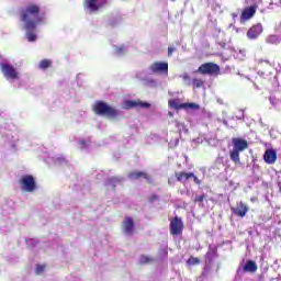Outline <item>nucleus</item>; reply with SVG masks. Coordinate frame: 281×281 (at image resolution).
<instances>
[{
  "mask_svg": "<svg viewBox=\"0 0 281 281\" xmlns=\"http://www.w3.org/2000/svg\"><path fill=\"white\" fill-rule=\"evenodd\" d=\"M20 19L24 23V27L27 32V41L30 43H34V41H36L34 30H36V25H38V23H43V21H45V12L41 11V7L38 4L31 2L21 9Z\"/></svg>",
  "mask_w": 281,
  "mask_h": 281,
  "instance_id": "1",
  "label": "nucleus"
},
{
  "mask_svg": "<svg viewBox=\"0 0 281 281\" xmlns=\"http://www.w3.org/2000/svg\"><path fill=\"white\" fill-rule=\"evenodd\" d=\"M95 115H105L110 120H115L120 115V111L104 101H97L92 108Z\"/></svg>",
  "mask_w": 281,
  "mask_h": 281,
  "instance_id": "2",
  "label": "nucleus"
},
{
  "mask_svg": "<svg viewBox=\"0 0 281 281\" xmlns=\"http://www.w3.org/2000/svg\"><path fill=\"white\" fill-rule=\"evenodd\" d=\"M233 150L229 153L232 161L234 164H240V153L249 148V143L243 138H233Z\"/></svg>",
  "mask_w": 281,
  "mask_h": 281,
  "instance_id": "3",
  "label": "nucleus"
},
{
  "mask_svg": "<svg viewBox=\"0 0 281 281\" xmlns=\"http://www.w3.org/2000/svg\"><path fill=\"white\" fill-rule=\"evenodd\" d=\"M202 76H218L221 74V66L212 61L202 64L198 70Z\"/></svg>",
  "mask_w": 281,
  "mask_h": 281,
  "instance_id": "4",
  "label": "nucleus"
},
{
  "mask_svg": "<svg viewBox=\"0 0 281 281\" xmlns=\"http://www.w3.org/2000/svg\"><path fill=\"white\" fill-rule=\"evenodd\" d=\"M19 183L21 186V190L23 192H36V179H34V176L32 175H25L22 176L19 180Z\"/></svg>",
  "mask_w": 281,
  "mask_h": 281,
  "instance_id": "5",
  "label": "nucleus"
},
{
  "mask_svg": "<svg viewBox=\"0 0 281 281\" xmlns=\"http://www.w3.org/2000/svg\"><path fill=\"white\" fill-rule=\"evenodd\" d=\"M169 232L171 236H181L183 234V221L179 216L170 220Z\"/></svg>",
  "mask_w": 281,
  "mask_h": 281,
  "instance_id": "6",
  "label": "nucleus"
},
{
  "mask_svg": "<svg viewBox=\"0 0 281 281\" xmlns=\"http://www.w3.org/2000/svg\"><path fill=\"white\" fill-rule=\"evenodd\" d=\"M0 69L7 80H18L19 72L16 68L10 64L2 63L0 64Z\"/></svg>",
  "mask_w": 281,
  "mask_h": 281,
  "instance_id": "7",
  "label": "nucleus"
},
{
  "mask_svg": "<svg viewBox=\"0 0 281 281\" xmlns=\"http://www.w3.org/2000/svg\"><path fill=\"white\" fill-rule=\"evenodd\" d=\"M106 3L108 0H101L100 2L98 0H83V8H87L90 12H98L101 8H104Z\"/></svg>",
  "mask_w": 281,
  "mask_h": 281,
  "instance_id": "8",
  "label": "nucleus"
},
{
  "mask_svg": "<svg viewBox=\"0 0 281 281\" xmlns=\"http://www.w3.org/2000/svg\"><path fill=\"white\" fill-rule=\"evenodd\" d=\"M149 71L151 74H161L162 76H168V63L167 61H154L149 66Z\"/></svg>",
  "mask_w": 281,
  "mask_h": 281,
  "instance_id": "9",
  "label": "nucleus"
},
{
  "mask_svg": "<svg viewBox=\"0 0 281 281\" xmlns=\"http://www.w3.org/2000/svg\"><path fill=\"white\" fill-rule=\"evenodd\" d=\"M262 25L260 23H257L247 31L246 36L247 38H249V41H256V38H258L260 34H262Z\"/></svg>",
  "mask_w": 281,
  "mask_h": 281,
  "instance_id": "10",
  "label": "nucleus"
},
{
  "mask_svg": "<svg viewBox=\"0 0 281 281\" xmlns=\"http://www.w3.org/2000/svg\"><path fill=\"white\" fill-rule=\"evenodd\" d=\"M123 232L127 236H133L135 234V222L133 217H125L123 221Z\"/></svg>",
  "mask_w": 281,
  "mask_h": 281,
  "instance_id": "11",
  "label": "nucleus"
},
{
  "mask_svg": "<svg viewBox=\"0 0 281 281\" xmlns=\"http://www.w3.org/2000/svg\"><path fill=\"white\" fill-rule=\"evenodd\" d=\"M232 212L233 214H235V216H239V218H245V216H247V213L249 212V207L245 205V203L239 202L237 207H232Z\"/></svg>",
  "mask_w": 281,
  "mask_h": 281,
  "instance_id": "12",
  "label": "nucleus"
},
{
  "mask_svg": "<svg viewBox=\"0 0 281 281\" xmlns=\"http://www.w3.org/2000/svg\"><path fill=\"white\" fill-rule=\"evenodd\" d=\"M257 10H258V5H251V7L245 8L241 12L240 20L249 21V19H254Z\"/></svg>",
  "mask_w": 281,
  "mask_h": 281,
  "instance_id": "13",
  "label": "nucleus"
},
{
  "mask_svg": "<svg viewBox=\"0 0 281 281\" xmlns=\"http://www.w3.org/2000/svg\"><path fill=\"white\" fill-rule=\"evenodd\" d=\"M263 161L269 165H273L276 161H278V153L276 149H267L263 154Z\"/></svg>",
  "mask_w": 281,
  "mask_h": 281,
  "instance_id": "14",
  "label": "nucleus"
},
{
  "mask_svg": "<svg viewBox=\"0 0 281 281\" xmlns=\"http://www.w3.org/2000/svg\"><path fill=\"white\" fill-rule=\"evenodd\" d=\"M137 106H140L142 109H150V103L139 101V100L138 101L127 100L125 102L126 109H137Z\"/></svg>",
  "mask_w": 281,
  "mask_h": 281,
  "instance_id": "15",
  "label": "nucleus"
},
{
  "mask_svg": "<svg viewBox=\"0 0 281 281\" xmlns=\"http://www.w3.org/2000/svg\"><path fill=\"white\" fill-rule=\"evenodd\" d=\"M127 177L133 181H137L138 179H145V181H150V176L144 171H131Z\"/></svg>",
  "mask_w": 281,
  "mask_h": 281,
  "instance_id": "16",
  "label": "nucleus"
},
{
  "mask_svg": "<svg viewBox=\"0 0 281 281\" xmlns=\"http://www.w3.org/2000/svg\"><path fill=\"white\" fill-rule=\"evenodd\" d=\"M175 177L179 183H186V181H189V179H192L194 177V172H186V171H180L176 172Z\"/></svg>",
  "mask_w": 281,
  "mask_h": 281,
  "instance_id": "17",
  "label": "nucleus"
},
{
  "mask_svg": "<svg viewBox=\"0 0 281 281\" xmlns=\"http://www.w3.org/2000/svg\"><path fill=\"white\" fill-rule=\"evenodd\" d=\"M270 104L274 106V109H281V92L277 91L273 92L270 97Z\"/></svg>",
  "mask_w": 281,
  "mask_h": 281,
  "instance_id": "18",
  "label": "nucleus"
},
{
  "mask_svg": "<svg viewBox=\"0 0 281 281\" xmlns=\"http://www.w3.org/2000/svg\"><path fill=\"white\" fill-rule=\"evenodd\" d=\"M258 271V265L254 260H247L244 266V273H256Z\"/></svg>",
  "mask_w": 281,
  "mask_h": 281,
  "instance_id": "19",
  "label": "nucleus"
},
{
  "mask_svg": "<svg viewBox=\"0 0 281 281\" xmlns=\"http://www.w3.org/2000/svg\"><path fill=\"white\" fill-rule=\"evenodd\" d=\"M168 105L170 109H175L176 111H181V109H183V103H179V99H170L168 101Z\"/></svg>",
  "mask_w": 281,
  "mask_h": 281,
  "instance_id": "20",
  "label": "nucleus"
},
{
  "mask_svg": "<svg viewBox=\"0 0 281 281\" xmlns=\"http://www.w3.org/2000/svg\"><path fill=\"white\" fill-rule=\"evenodd\" d=\"M280 37L278 35H269L266 37V43L268 45H280Z\"/></svg>",
  "mask_w": 281,
  "mask_h": 281,
  "instance_id": "21",
  "label": "nucleus"
},
{
  "mask_svg": "<svg viewBox=\"0 0 281 281\" xmlns=\"http://www.w3.org/2000/svg\"><path fill=\"white\" fill-rule=\"evenodd\" d=\"M120 181H122L120 178L117 177H111L108 178V180L105 181V186H111L112 190H115L117 183H120Z\"/></svg>",
  "mask_w": 281,
  "mask_h": 281,
  "instance_id": "22",
  "label": "nucleus"
},
{
  "mask_svg": "<svg viewBox=\"0 0 281 281\" xmlns=\"http://www.w3.org/2000/svg\"><path fill=\"white\" fill-rule=\"evenodd\" d=\"M204 85H205V81H203L202 79H198V78L192 79L193 89H201V87H203Z\"/></svg>",
  "mask_w": 281,
  "mask_h": 281,
  "instance_id": "23",
  "label": "nucleus"
},
{
  "mask_svg": "<svg viewBox=\"0 0 281 281\" xmlns=\"http://www.w3.org/2000/svg\"><path fill=\"white\" fill-rule=\"evenodd\" d=\"M52 67V60L50 59H42L40 61V69H49Z\"/></svg>",
  "mask_w": 281,
  "mask_h": 281,
  "instance_id": "24",
  "label": "nucleus"
},
{
  "mask_svg": "<svg viewBox=\"0 0 281 281\" xmlns=\"http://www.w3.org/2000/svg\"><path fill=\"white\" fill-rule=\"evenodd\" d=\"M183 109H193V111H199L201 109V105L196 103H182Z\"/></svg>",
  "mask_w": 281,
  "mask_h": 281,
  "instance_id": "25",
  "label": "nucleus"
},
{
  "mask_svg": "<svg viewBox=\"0 0 281 281\" xmlns=\"http://www.w3.org/2000/svg\"><path fill=\"white\" fill-rule=\"evenodd\" d=\"M187 265L189 266L201 265V259L199 257H190L187 260Z\"/></svg>",
  "mask_w": 281,
  "mask_h": 281,
  "instance_id": "26",
  "label": "nucleus"
},
{
  "mask_svg": "<svg viewBox=\"0 0 281 281\" xmlns=\"http://www.w3.org/2000/svg\"><path fill=\"white\" fill-rule=\"evenodd\" d=\"M46 267L47 266H45V265H37L36 268H35L36 276H41V273H44Z\"/></svg>",
  "mask_w": 281,
  "mask_h": 281,
  "instance_id": "27",
  "label": "nucleus"
},
{
  "mask_svg": "<svg viewBox=\"0 0 281 281\" xmlns=\"http://www.w3.org/2000/svg\"><path fill=\"white\" fill-rule=\"evenodd\" d=\"M140 262H143V265H148V262H153V259L148 256H142Z\"/></svg>",
  "mask_w": 281,
  "mask_h": 281,
  "instance_id": "28",
  "label": "nucleus"
},
{
  "mask_svg": "<svg viewBox=\"0 0 281 281\" xmlns=\"http://www.w3.org/2000/svg\"><path fill=\"white\" fill-rule=\"evenodd\" d=\"M203 201H205V194L198 195L194 199V203H203Z\"/></svg>",
  "mask_w": 281,
  "mask_h": 281,
  "instance_id": "29",
  "label": "nucleus"
},
{
  "mask_svg": "<svg viewBox=\"0 0 281 281\" xmlns=\"http://www.w3.org/2000/svg\"><path fill=\"white\" fill-rule=\"evenodd\" d=\"M149 203H155V201H159V195L153 194L148 198Z\"/></svg>",
  "mask_w": 281,
  "mask_h": 281,
  "instance_id": "30",
  "label": "nucleus"
},
{
  "mask_svg": "<svg viewBox=\"0 0 281 281\" xmlns=\"http://www.w3.org/2000/svg\"><path fill=\"white\" fill-rule=\"evenodd\" d=\"M262 63H266L268 67H271V63L269 60L259 59L258 67H262Z\"/></svg>",
  "mask_w": 281,
  "mask_h": 281,
  "instance_id": "31",
  "label": "nucleus"
},
{
  "mask_svg": "<svg viewBox=\"0 0 281 281\" xmlns=\"http://www.w3.org/2000/svg\"><path fill=\"white\" fill-rule=\"evenodd\" d=\"M175 52H177V48L169 46L168 47V56H172V54H175Z\"/></svg>",
  "mask_w": 281,
  "mask_h": 281,
  "instance_id": "32",
  "label": "nucleus"
},
{
  "mask_svg": "<svg viewBox=\"0 0 281 281\" xmlns=\"http://www.w3.org/2000/svg\"><path fill=\"white\" fill-rule=\"evenodd\" d=\"M191 179H193L194 183H196V186H201V180L193 173V177H191Z\"/></svg>",
  "mask_w": 281,
  "mask_h": 281,
  "instance_id": "33",
  "label": "nucleus"
},
{
  "mask_svg": "<svg viewBox=\"0 0 281 281\" xmlns=\"http://www.w3.org/2000/svg\"><path fill=\"white\" fill-rule=\"evenodd\" d=\"M182 79L183 80H190V75H188V74L182 75Z\"/></svg>",
  "mask_w": 281,
  "mask_h": 281,
  "instance_id": "34",
  "label": "nucleus"
},
{
  "mask_svg": "<svg viewBox=\"0 0 281 281\" xmlns=\"http://www.w3.org/2000/svg\"><path fill=\"white\" fill-rule=\"evenodd\" d=\"M116 52H117L119 54H122V52H124V48H123V47H117V48H116Z\"/></svg>",
  "mask_w": 281,
  "mask_h": 281,
  "instance_id": "35",
  "label": "nucleus"
},
{
  "mask_svg": "<svg viewBox=\"0 0 281 281\" xmlns=\"http://www.w3.org/2000/svg\"><path fill=\"white\" fill-rule=\"evenodd\" d=\"M259 76H265V72L263 71H258Z\"/></svg>",
  "mask_w": 281,
  "mask_h": 281,
  "instance_id": "36",
  "label": "nucleus"
},
{
  "mask_svg": "<svg viewBox=\"0 0 281 281\" xmlns=\"http://www.w3.org/2000/svg\"><path fill=\"white\" fill-rule=\"evenodd\" d=\"M171 1H175V0H171Z\"/></svg>",
  "mask_w": 281,
  "mask_h": 281,
  "instance_id": "37",
  "label": "nucleus"
}]
</instances>
